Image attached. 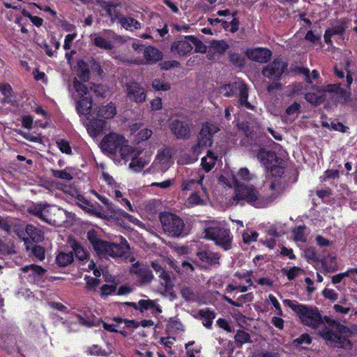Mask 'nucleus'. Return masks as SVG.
<instances>
[{"mask_svg": "<svg viewBox=\"0 0 357 357\" xmlns=\"http://www.w3.org/2000/svg\"><path fill=\"white\" fill-rule=\"evenodd\" d=\"M283 303L298 314L303 325L314 329L327 343L346 350L351 349L350 338L353 333L348 327L328 316H322L316 307L289 299L284 300Z\"/></svg>", "mask_w": 357, "mask_h": 357, "instance_id": "1", "label": "nucleus"}, {"mask_svg": "<svg viewBox=\"0 0 357 357\" xmlns=\"http://www.w3.org/2000/svg\"><path fill=\"white\" fill-rule=\"evenodd\" d=\"M255 176L245 168H241L234 174L231 173L227 176L222 175L219 178V182L225 186L235 188L234 200L245 201L256 208H264L268 206L275 197L271 196L268 198L261 197L257 189L248 183L253 180Z\"/></svg>", "mask_w": 357, "mask_h": 357, "instance_id": "2", "label": "nucleus"}, {"mask_svg": "<svg viewBox=\"0 0 357 357\" xmlns=\"http://www.w3.org/2000/svg\"><path fill=\"white\" fill-rule=\"evenodd\" d=\"M256 157L269 174L267 179L270 189L272 191L278 190L280 186V178L284 173V160L278 157L275 153L266 151L262 149H259Z\"/></svg>", "mask_w": 357, "mask_h": 357, "instance_id": "3", "label": "nucleus"}, {"mask_svg": "<svg viewBox=\"0 0 357 357\" xmlns=\"http://www.w3.org/2000/svg\"><path fill=\"white\" fill-rule=\"evenodd\" d=\"M102 152L113 160L120 162L131 153V145L125 136L121 133L111 132L104 136L100 144Z\"/></svg>", "mask_w": 357, "mask_h": 357, "instance_id": "4", "label": "nucleus"}, {"mask_svg": "<svg viewBox=\"0 0 357 357\" xmlns=\"http://www.w3.org/2000/svg\"><path fill=\"white\" fill-rule=\"evenodd\" d=\"M87 237L93 250L100 257H126L128 253L129 245L125 243L119 245L101 240L97 233L93 230L88 231Z\"/></svg>", "mask_w": 357, "mask_h": 357, "instance_id": "5", "label": "nucleus"}, {"mask_svg": "<svg viewBox=\"0 0 357 357\" xmlns=\"http://www.w3.org/2000/svg\"><path fill=\"white\" fill-rule=\"evenodd\" d=\"M95 111L96 117L89 116V122L86 125L87 132L92 137H96L103 131L105 128L104 120L113 118L116 114V107L114 103L109 102L99 106Z\"/></svg>", "mask_w": 357, "mask_h": 357, "instance_id": "6", "label": "nucleus"}, {"mask_svg": "<svg viewBox=\"0 0 357 357\" xmlns=\"http://www.w3.org/2000/svg\"><path fill=\"white\" fill-rule=\"evenodd\" d=\"M219 130V127L213 123L207 122L203 125L198 135L197 144L192 148L195 158L188 162L196 161L197 156L202 153V150L211 146L213 135Z\"/></svg>", "mask_w": 357, "mask_h": 357, "instance_id": "7", "label": "nucleus"}, {"mask_svg": "<svg viewBox=\"0 0 357 357\" xmlns=\"http://www.w3.org/2000/svg\"><path fill=\"white\" fill-rule=\"evenodd\" d=\"M73 85L79 99L76 105L77 112L82 115L90 116L93 101L91 96L88 95L89 93L88 87L81 83L77 78L74 79Z\"/></svg>", "mask_w": 357, "mask_h": 357, "instance_id": "8", "label": "nucleus"}, {"mask_svg": "<svg viewBox=\"0 0 357 357\" xmlns=\"http://www.w3.org/2000/svg\"><path fill=\"white\" fill-rule=\"evenodd\" d=\"M239 91L238 102L241 106L245 107L248 109H254L255 106L247 101L248 96V91L247 86L241 82H234L221 86L218 89V93L225 97H231L234 96L236 90Z\"/></svg>", "mask_w": 357, "mask_h": 357, "instance_id": "9", "label": "nucleus"}, {"mask_svg": "<svg viewBox=\"0 0 357 357\" xmlns=\"http://www.w3.org/2000/svg\"><path fill=\"white\" fill-rule=\"evenodd\" d=\"M173 164L172 150L169 148H165L158 151L153 162L147 171L151 174L164 173Z\"/></svg>", "mask_w": 357, "mask_h": 357, "instance_id": "10", "label": "nucleus"}, {"mask_svg": "<svg viewBox=\"0 0 357 357\" xmlns=\"http://www.w3.org/2000/svg\"><path fill=\"white\" fill-rule=\"evenodd\" d=\"M205 238L214 241L217 245L220 246L225 250L231 248L232 238L230 232L225 227L214 226L204 229Z\"/></svg>", "mask_w": 357, "mask_h": 357, "instance_id": "11", "label": "nucleus"}, {"mask_svg": "<svg viewBox=\"0 0 357 357\" xmlns=\"http://www.w3.org/2000/svg\"><path fill=\"white\" fill-rule=\"evenodd\" d=\"M19 225H0V228L7 232L8 234L11 233L13 230L19 238H22L25 244L27 243L29 238H31L34 242H40L43 239V233L38 227L33 225H26L25 231H19L17 227Z\"/></svg>", "mask_w": 357, "mask_h": 357, "instance_id": "12", "label": "nucleus"}, {"mask_svg": "<svg viewBox=\"0 0 357 357\" xmlns=\"http://www.w3.org/2000/svg\"><path fill=\"white\" fill-rule=\"evenodd\" d=\"M131 153L122 160L126 163L130 160L129 168L136 172H140L151 160V154L149 152L143 153L142 149L131 146Z\"/></svg>", "mask_w": 357, "mask_h": 357, "instance_id": "13", "label": "nucleus"}, {"mask_svg": "<svg viewBox=\"0 0 357 357\" xmlns=\"http://www.w3.org/2000/svg\"><path fill=\"white\" fill-rule=\"evenodd\" d=\"M190 126L188 120L184 118L176 119L172 121L170 129L177 138L183 139L190 136Z\"/></svg>", "mask_w": 357, "mask_h": 357, "instance_id": "14", "label": "nucleus"}, {"mask_svg": "<svg viewBox=\"0 0 357 357\" xmlns=\"http://www.w3.org/2000/svg\"><path fill=\"white\" fill-rule=\"evenodd\" d=\"M119 37L112 31H106L98 35H95L93 40V44L99 48L104 50H112L114 43Z\"/></svg>", "mask_w": 357, "mask_h": 357, "instance_id": "15", "label": "nucleus"}, {"mask_svg": "<svg viewBox=\"0 0 357 357\" xmlns=\"http://www.w3.org/2000/svg\"><path fill=\"white\" fill-rule=\"evenodd\" d=\"M130 273L137 276L138 280L142 284L151 283L154 276L147 266L143 264L136 262L133 264L130 268Z\"/></svg>", "mask_w": 357, "mask_h": 357, "instance_id": "16", "label": "nucleus"}, {"mask_svg": "<svg viewBox=\"0 0 357 357\" xmlns=\"http://www.w3.org/2000/svg\"><path fill=\"white\" fill-rule=\"evenodd\" d=\"M287 66L286 63L280 59H277L264 68L262 74L268 78L278 79L282 75Z\"/></svg>", "mask_w": 357, "mask_h": 357, "instance_id": "17", "label": "nucleus"}, {"mask_svg": "<svg viewBox=\"0 0 357 357\" xmlns=\"http://www.w3.org/2000/svg\"><path fill=\"white\" fill-rule=\"evenodd\" d=\"M126 92L128 99L137 103L146 100V95L144 89L137 82H130L126 85Z\"/></svg>", "mask_w": 357, "mask_h": 357, "instance_id": "18", "label": "nucleus"}, {"mask_svg": "<svg viewBox=\"0 0 357 357\" xmlns=\"http://www.w3.org/2000/svg\"><path fill=\"white\" fill-rule=\"evenodd\" d=\"M246 56L250 60L258 63H266L271 56V52L263 47L247 50Z\"/></svg>", "mask_w": 357, "mask_h": 357, "instance_id": "19", "label": "nucleus"}, {"mask_svg": "<svg viewBox=\"0 0 357 357\" xmlns=\"http://www.w3.org/2000/svg\"><path fill=\"white\" fill-rule=\"evenodd\" d=\"M192 50L191 39L189 36L184 38L174 41L171 45V52L178 54L179 56H184Z\"/></svg>", "mask_w": 357, "mask_h": 357, "instance_id": "20", "label": "nucleus"}, {"mask_svg": "<svg viewBox=\"0 0 357 357\" xmlns=\"http://www.w3.org/2000/svg\"><path fill=\"white\" fill-rule=\"evenodd\" d=\"M95 195L103 204L107 206L108 210L110 211L112 213H114V216H115L116 218H120L121 220H126L132 223L135 222V219L132 215H129L128 213H127L126 212L121 209H114L112 203L107 198H106L105 197L100 196L97 193H95Z\"/></svg>", "mask_w": 357, "mask_h": 357, "instance_id": "21", "label": "nucleus"}, {"mask_svg": "<svg viewBox=\"0 0 357 357\" xmlns=\"http://www.w3.org/2000/svg\"><path fill=\"white\" fill-rule=\"evenodd\" d=\"M326 93H334L336 98L343 103L350 100V92L341 88L340 85H328L326 89Z\"/></svg>", "mask_w": 357, "mask_h": 357, "instance_id": "22", "label": "nucleus"}, {"mask_svg": "<svg viewBox=\"0 0 357 357\" xmlns=\"http://www.w3.org/2000/svg\"><path fill=\"white\" fill-rule=\"evenodd\" d=\"M199 259L210 265L219 264L220 255L218 252H213L209 250L199 251L197 254Z\"/></svg>", "mask_w": 357, "mask_h": 357, "instance_id": "23", "label": "nucleus"}, {"mask_svg": "<svg viewBox=\"0 0 357 357\" xmlns=\"http://www.w3.org/2000/svg\"><path fill=\"white\" fill-rule=\"evenodd\" d=\"M165 232H168L172 236H185L188 234L185 231V225H162Z\"/></svg>", "mask_w": 357, "mask_h": 357, "instance_id": "24", "label": "nucleus"}, {"mask_svg": "<svg viewBox=\"0 0 357 357\" xmlns=\"http://www.w3.org/2000/svg\"><path fill=\"white\" fill-rule=\"evenodd\" d=\"M77 205L86 212L95 215L96 216H100V211L98 208L86 199L83 196L78 195L77 197Z\"/></svg>", "mask_w": 357, "mask_h": 357, "instance_id": "25", "label": "nucleus"}, {"mask_svg": "<svg viewBox=\"0 0 357 357\" xmlns=\"http://www.w3.org/2000/svg\"><path fill=\"white\" fill-rule=\"evenodd\" d=\"M197 178H192L188 179H185L182 182L181 188L182 190H190L193 188V186L195 184H199L202 186V188L204 191L206 190V188L202 185V181L204 180V176L201 174L200 172H197Z\"/></svg>", "mask_w": 357, "mask_h": 357, "instance_id": "26", "label": "nucleus"}, {"mask_svg": "<svg viewBox=\"0 0 357 357\" xmlns=\"http://www.w3.org/2000/svg\"><path fill=\"white\" fill-rule=\"evenodd\" d=\"M217 156L211 151H208L206 156L202 158L201 165L206 172H209L215 166Z\"/></svg>", "mask_w": 357, "mask_h": 357, "instance_id": "27", "label": "nucleus"}, {"mask_svg": "<svg viewBox=\"0 0 357 357\" xmlns=\"http://www.w3.org/2000/svg\"><path fill=\"white\" fill-rule=\"evenodd\" d=\"M144 59L147 63H155L162 57L161 52L155 47H148L143 50Z\"/></svg>", "mask_w": 357, "mask_h": 357, "instance_id": "28", "label": "nucleus"}, {"mask_svg": "<svg viewBox=\"0 0 357 357\" xmlns=\"http://www.w3.org/2000/svg\"><path fill=\"white\" fill-rule=\"evenodd\" d=\"M121 26L128 31H133L141 29V24L134 18L122 16L119 19Z\"/></svg>", "mask_w": 357, "mask_h": 357, "instance_id": "29", "label": "nucleus"}, {"mask_svg": "<svg viewBox=\"0 0 357 357\" xmlns=\"http://www.w3.org/2000/svg\"><path fill=\"white\" fill-rule=\"evenodd\" d=\"M48 207L49 206L46 204H36L33 206L30 212L38 217L41 220L48 223L50 221L47 218Z\"/></svg>", "mask_w": 357, "mask_h": 357, "instance_id": "30", "label": "nucleus"}, {"mask_svg": "<svg viewBox=\"0 0 357 357\" xmlns=\"http://www.w3.org/2000/svg\"><path fill=\"white\" fill-rule=\"evenodd\" d=\"M73 261V251L66 252L61 250L59 252L56 261L59 266H66L70 264Z\"/></svg>", "mask_w": 357, "mask_h": 357, "instance_id": "31", "label": "nucleus"}, {"mask_svg": "<svg viewBox=\"0 0 357 357\" xmlns=\"http://www.w3.org/2000/svg\"><path fill=\"white\" fill-rule=\"evenodd\" d=\"M308 233L305 225H299L294 227L292 230L294 241L296 242H305Z\"/></svg>", "mask_w": 357, "mask_h": 357, "instance_id": "32", "label": "nucleus"}, {"mask_svg": "<svg viewBox=\"0 0 357 357\" xmlns=\"http://www.w3.org/2000/svg\"><path fill=\"white\" fill-rule=\"evenodd\" d=\"M77 76L82 82H87L89 79V67L83 60L77 62Z\"/></svg>", "mask_w": 357, "mask_h": 357, "instance_id": "33", "label": "nucleus"}, {"mask_svg": "<svg viewBox=\"0 0 357 357\" xmlns=\"http://www.w3.org/2000/svg\"><path fill=\"white\" fill-rule=\"evenodd\" d=\"M199 315L204 319L203 325L207 328H211L212 321L215 317V314L213 311L206 309L200 310Z\"/></svg>", "mask_w": 357, "mask_h": 357, "instance_id": "34", "label": "nucleus"}, {"mask_svg": "<svg viewBox=\"0 0 357 357\" xmlns=\"http://www.w3.org/2000/svg\"><path fill=\"white\" fill-rule=\"evenodd\" d=\"M112 192L114 194L115 198L122 206H126L128 211H134V209L130 201L123 197L122 193L119 190V185H117L116 186L114 187V188H112Z\"/></svg>", "mask_w": 357, "mask_h": 357, "instance_id": "35", "label": "nucleus"}, {"mask_svg": "<svg viewBox=\"0 0 357 357\" xmlns=\"http://www.w3.org/2000/svg\"><path fill=\"white\" fill-rule=\"evenodd\" d=\"M70 247L72 248L71 251H73V254L74 253L75 256L79 260L84 261L87 259L88 254L86 251L77 242H71Z\"/></svg>", "mask_w": 357, "mask_h": 357, "instance_id": "36", "label": "nucleus"}, {"mask_svg": "<svg viewBox=\"0 0 357 357\" xmlns=\"http://www.w3.org/2000/svg\"><path fill=\"white\" fill-rule=\"evenodd\" d=\"M160 223H180L181 221L179 216L170 211L161 213L160 215Z\"/></svg>", "mask_w": 357, "mask_h": 357, "instance_id": "37", "label": "nucleus"}, {"mask_svg": "<svg viewBox=\"0 0 357 357\" xmlns=\"http://www.w3.org/2000/svg\"><path fill=\"white\" fill-rule=\"evenodd\" d=\"M234 340L238 347H241L245 343L252 342L250 334L243 330H238L236 331Z\"/></svg>", "mask_w": 357, "mask_h": 357, "instance_id": "38", "label": "nucleus"}, {"mask_svg": "<svg viewBox=\"0 0 357 357\" xmlns=\"http://www.w3.org/2000/svg\"><path fill=\"white\" fill-rule=\"evenodd\" d=\"M70 170L71 169L69 167H66L65 169L62 170L51 169V174L52 176L55 178L65 181H71L73 178V176Z\"/></svg>", "mask_w": 357, "mask_h": 357, "instance_id": "39", "label": "nucleus"}, {"mask_svg": "<svg viewBox=\"0 0 357 357\" xmlns=\"http://www.w3.org/2000/svg\"><path fill=\"white\" fill-rule=\"evenodd\" d=\"M158 277L162 280L161 285L164 287L165 291H169L172 289L173 284L171 280L170 273L165 269L158 273Z\"/></svg>", "mask_w": 357, "mask_h": 357, "instance_id": "40", "label": "nucleus"}, {"mask_svg": "<svg viewBox=\"0 0 357 357\" xmlns=\"http://www.w3.org/2000/svg\"><path fill=\"white\" fill-rule=\"evenodd\" d=\"M89 351L91 354L98 355V356H107L112 353V346L111 344L107 345V349H102L100 348L98 345H93L92 347L89 348Z\"/></svg>", "mask_w": 357, "mask_h": 357, "instance_id": "41", "label": "nucleus"}, {"mask_svg": "<svg viewBox=\"0 0 357 357\" xmlns=\"http://www.w3.org/2000/svg\"><path fill=\"white\" fill-rule=\"evenodd\" d=\"M106 282H112V284H104L100 288V295L101 296H107L111 295L112 293L115 292L117 287V284L114 282V280H110L108 278L105 279Z\"/></svg>", "mask_w": 357, "mask_h": 357, "instance_id": "42", "label": "nucleus"}, {"mask_svg": "<svg viewBox=\"0 0 357 357\" xmlns=\"http://www.w3.org/2000/svg\"><path fill=\"white\" fill-rule=\"evenodd\" d=\"M189 39H191L192 47H195V52L199 53H204L206 52V46L198 38L193 36H189Z\"/></svg>", "mask_w": 357, "mask_h": 357, "instance_id": "43", "label": "nucleus"}, {"mask_svg": "<svg viewBox=\"0 0 357 357\" xmlns=\"http://www.w3.org/2000/svg\"><path fill=\"white\" fill-rule=\"evenodd\" d=\"M105 10L107 12L109 17L111 18V21L114 22L116 20L119 21L121 16L120 13L116 10V7L114 5L107 4L105 7Z\"/></svg>", "mask_w": 357, "mask_h": 357, "instance_id": "44", "label": "nucleus"}, {"mask_svg": "<svg viewBox=\"0 0 357 357\" xmlns=\"http://www.w3.org/2000/svg\"><path fill=\"white\" fill-rule=\"evenodd\" d=\"M152 87L156 91H166L170 89V85L162 79H155L152 82Z\"/></svg>", "mask_w": 357, "mask_h": 357, "instance_id": "45", "label": "nucleus"}, {"mask_svg": "<svg viewBox=\"0 0 357 357\" xmlns=\"http://www.w3.org/2000/svg\"><path fill=\"white\" fill-rule=\"evenodd\" d=\"M22 271L24 273H27L29 271H31L33 273L37 275H43L46 272V270L42 268L40 266L36 264H31L29 266H26L22 268Z\"/></svg>", "mask_w": 357, "mask_h": 357, "instance_id": "46", "label": "nucleus"}, {"mask_svg": "<svg viewBox=\"0 0 357 357\" xmlns=\"http://www.w3.org/2000/svg\"><path fill=\"white\" fill-rule=\"evenodd\" d=\"M326 90L324 91V96H326ZM305 99L307 101L317 105L321 103L322 101L324 100L325 97H323V96H319L318 94L314 93H307L305 94Z\"/></svg>", "mask_w": 357, "mask_h": 357, "instance_id": "47", "label": "nucleus"}, {"mask_svg": "<svg viewBox=\"0 0 357 357\" xmlns=\"http://www.w3.org/2000/svg\"><path fill=\"white\" fill-rule=\"evenodd\" d=\"M282 271L287 275L289 280H293L298 275L299 273L303 272V270L299 267L294 266L289 270L283 268Z\"/></svg>", "mask_w": 357, "mask_h": 357, "instance_id": "48", "label": "nucleus"}, {"mask_svg": "<svg viewBox=\"0 0 357 357\" xmlns=\"http://www.w3.org/2000/svg\"><path fill=\"white\" fill-rule=\"evenodd\" d=\"M211 47L218 53L222 54L225 52L229 47L227 43L223 40L213 41L211 43Z\"/></svg>", "mask_w": 357, "mask_h": 357, "instance_id": "49", "label": "nucleus"}, {"mask_svg": "<svg viewBox=\"0 0 357 357\" xmlns=\"http://www.w3.org/2000/svg\"><path fill=\"white\" fill-rule=\"evenodd\" d=\"M86 288L89 291H95L99 286L100 280L96 278L86 277Z\"/></svg>", "mask_w": 357, "mask_h": 357, "instance_id": "50", "label": "nucleus"}, {"mask_svg": "<svg viewBox=\"0 0 357 357\" xmlns=\"http://www.w3.org/2000/svg\"><path fill=\"white\" fill-rule=\"evenodd\" d=\"M347 29V21L345 20H340L331 29L335 34H342Z\"/></svg>", "mask_w": 357, "mask_h": 357, "instance_id": "51", "label": "nucleus"}, {"mask_svg": "<svg viewBox=\"0 0 357 357\" xmlns=\"http://www.w3.org/2000/svg\"><path fill=\"white\" fill-rule=\"evenodd\" d=\"M204 204L203 199L198 195L197 192H193L188 197L186 204L188 206H193L195 205H201Z\"/></svg>", "mask_w": 357, "mask_h": 357, "instance_id": "52", "label": "nucleus"}, {"mask_svg": "<svg viewBox=\"0 0 357 357\" xmlns=\"http://www.w3.org/2000/svg\"><path fill=\"white\" fill-rule=\"evenodd\" d=\"M153 134L151 129L144 128L138 132L136 135V140L139 142L148 139Z\"/></svg>", "mask_w": 357, "mask_h": 357, "instance_id": "53", "label": "nucleus"}, {"mask_svg": "<svg viewBox=\"0 0 357 357\" xmlns=\"http://www.w3.org/2000/svg\"><path fill=\"white\" fill-rule=\"evenodd\" d=\"M312 339L307 333L302 334L299 337L294 340V343L296 346L309 345L311 343Z\"/></svg>", "mask_w": 357, "mask_h": 357, "instance_id": "54", "label": "nucleus"}, {"mask_svg": "<svg viewBox=\"0 0 357 357\" xmlns=\"http://www.w3.org/2000/svg\"><path fill=\"white\" fill-rule=\"evenodd\" d=\"M160 341L163 344L165 351L170 355H172L174 353L172 350V345L174 344V339L172 337H162Z\"/></svg>", "mask_w": 357, "mask_h": 357, "instance_id": "55", "label": "nucleus"}, {"mask_svg": "<svg viewBox=\"0 0 357 357\" xmlns=\"http://www.w3.org/2000/svg\"><path fill=\"white\" fill-rule=\"evenodd\" d=\"M0 91L5 96L7 102H11L10 98L12 96V89L9 84H1Z\"/></svg>", "mask_w": 357, "mask_h": 357, "instance_id": "56", "label": "nucleus"}, {"mask_svg": "<svg viewBox=\"0 0 357 357\" xmlns=\"http://www.w3.org/2000/svg\"><path fill=\"white\" fill-rule=\"evenodd\" d=\"M181 294L182 297L187 301L192 300L195 297L193 290L188 287H183L181 289Z\"/></svg>", "mask_w": 357, "mask_h": 357, "instance_id": "57", "label": "nucleus"}, {"mask_svg": "<svg viewBox=\"0 0 357 357\" xmlns=\"http://www.w3.org/2000/svg\"><path fill=\"white\" fill-rule=\"evenodd\" d=\"M32 253L40 261H43L45 259V250L42 246L35 245L32 248Z\"/></svg>", "mask_w": 357, "mask_h": 357, "instance_id": "58", "label": "nucleus"}, {"mask_svg": "<svg viewBox=\"0 0 357 357\" xmlns=\"http://www.w3.org/2000/svg\"><path fill=\"white\" fill-rule=\"evenodd\" d=\"M154 302L151 300H140L138 302V310L141 312L144 310H146L149 308L153 307L154 306Z\"/></svg>", "mask_w": 357, "mask_h": 357, "instance_id": "59", "label": "nucleus"}, {"mask_svg": "<svg viewBox=\"0 0 357 357\" xmlns=\"http://www.w3.org/2000/svg\"><path fill=\"white\" fill-rule=\"evenodd\" d=\"M57 146L62 153H65L66 154L71 153V148L68 142L66 140H60L57 142Z\"/></svg>", "mask_w": 357, "mask_h": 357, "instance_id": "60", "label": "nucleus"}, {"mask_svg": "<svg viewBox=\"0 0 357 357\" xmlns=\"http://www.w3.org/2000/svg\"><path fill=\"white\" fill-rule=\"evenodd\" d=\"M17 132L22 135L24 139H27L28 141L32 142H39L40 141V139L38 136H34L31 133L29 132H25L21 130H18Z\"/></svg>", "mask_w": 357, "mask_h": 357, "instance_id": "61", "label": "nucleus"}, {"mask_svg": "<svg viewBox=\"0 0 357 357\" xmlns=\"http://www.w3.org/2000/svg\"><path fill=\"white\" fill-rule=\"evenodd\" d=\"M300 108H301L300 104H298L297 102H294L287 108L286 114L288 116H294L296 114H297L299 112Z\"/></svg>", "mask_w": 357, "mask_h": 357, "instance_id": "62", "label": "nucleus"}, {"mask_svg": "<svg viewBox=\"0 0 357 357\" xmlns=\"http://www.w3.org/2000/svg\"><path fill=\"white\" fill-rule=\"evenodd\" d=\"M323 296L329 300L335 301L337 299V294L333 290L330 289H325L322 292Z\"/></svg>", "mask_w": 357, "mask_h": 357, "instance_id": "63", "label": "nucleus"}, {"mask_svg": "<svg viewBox=\"0 0 357 357\" xmlns=\"http://www.w3.org/2000/svg\"><path fill=\"white\" fill-rule=\"evenodd\" d=\"M174 183L173 179H168L162 182H154L151 184L153 187H160L162 189H166L171 187Z\"/></svg>", "mask_w": 357, "mask_h": 357, "instance_id": "64", "label": "nucleus"}]
</instances>
